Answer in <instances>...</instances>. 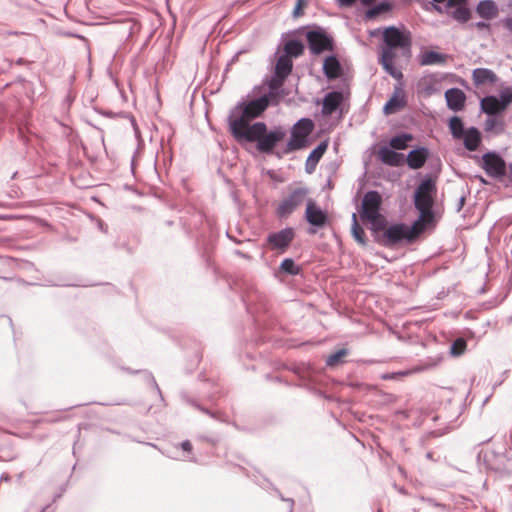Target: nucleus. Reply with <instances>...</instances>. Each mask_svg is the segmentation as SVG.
Returning a JSON list of instances; mask_svg holds the SVG:
<instances>
[{"label":"nucleus","instance_id":"nucleus-31","mask_svg":"<svg viewBox=\"0 0 512 512\" xmlns=\"http://www.w3.org/2000/svg\"><path fill=\"white\" fill-rule=\"evenodd\" d=\"M455 8L456 9L451 13L455 20L465 23L470 19V11L465 5Z\"/></svg>","mask_w":512,"mask_h":512},{"label":"nucleus","instance_id":"nucleus-9","mask_svg":"<svg viewBox=\"0 0 512 512\" xmlns=\"http://www.w3.org/2000/svg\"><path fill=\"white\" fill-rule=\"evenodd\" d=\"M308 190L303 187L292 189L287 196L278 202L276 215L279 218L290 216L305 200Z\"/></svg>","mask_w":512,"mask_h":512},{"label":"nucleus","instance_id":"nucleus-21","mask_svg":"<svg viewBox=\"0 0 512 512\" xmlns=\"http://www.w3.org/2000/svg\"><path fill=\"white\" fill-rule=\"evenodd\" d=\"M323 71L328 79L338 78L342 72L338 59L335 56L327 57L324 60Z\"/></svg>","mask_w":512,"mask_h":512},{"label":"nucleus","instance_id":"nucleus-5","mask_svg":"<svg viewBox=\"0 0 512 512\" xmlns=\"http://www.w3.org/2000/svg\"><path fill=\"white\" fill-rule=\"evenodd\" d=\"M424 229L425 226L417 220L414 222L412 227L403 223L394 224L383 229L384 233L379 242L387 247H392L403 240L412 242L423 232Z\"/></svg>","mask_w":512,"mask_h":512},{"label":"nucleus","instance_id":"nucleus-26","mask_svg":"<svg viewBox=\"0 0 512 512\" xmlns=\"http://www.w3.org/2000/svg\"><path fill=\"white\" fill-rule=\"evenodd\" d=\"M285 54L283 56L298 57L302 55L304 51V46L300 41L297 40H289L284 45Z\"/></svg>","mask_w":512,"mask_h":512},{"label":"nucleus","instance_id":"nucleus-14","mask_svg":"<svg viewBox=\"0 0 512 512\" xmlns=\"http://www.w3.org/2000/svg\"><path fill=\"white\" fill-rule=\"evenodd\" d=\"M305 219L313 226L323 227L327 223L328 216L315 201L310 199L306 204Z\"/></svg>","mask_w":512,"mask_h":512},{"label":"nucleus","instance_id":"nucleus-30","mask_svg":"<svg viewBox=\"0 0 512 512\" xmlns=\"http://www.w3.org/2000/svg\"><path fill=\"white\" fill-rule=\"evenodd\" d=\"M392 9V5L389 2H381L380 4L367 10L366 17L373 19L382 13H386Z\"/></svg>","mask_w":512,"mask_h":512},{"label":"nucleus","instance_id":"nucleus-40","mask_svg":"<svg viewBox=\"0 0 512 512\" xmlns=\"http://www.w3.org/2000/svg\"><path fill=\"white\" fill-rule=\"evenodd\" d=\"M504 26L512 32V18L505 19Z\"/></svg>","mask_w":512,"mask_h":512},{"label":"nucleus","instance_id":"nucleus-23","mask_svg":"<svg viewBox=\"0 0 512 512\" xmlns=\"http://www.w3.org/2000/svg\"><path fill=\"white\" fill-rule=\"evenodd\" d=\"M293 68L292 59L288 56L281 55L275 65V74L279 75L280 78H287Z\"/></svg>","mask_w":512,"mask_h":512},{"label":"nucleus","instance_id":"nucleus-27","mask_svg":"<svg viewBox=\"0 0 512 512\" xmlns=\"http://www.w3.org/2000/svg\"><path fill=\"white\" fill-rule=\"evenodd\" d=\"M352 220H353L352 229H351L352 235H353L354 239L360 245L365 246L367 243L366 234H365L364 229L358 223L356 214H353Z\"/></svg>","mask_w":512,"mask_h":512},{"label":"nucleus","instance_id":"nucleus-32","mask_svg":"<svg viewBox=\"0 0 512 512\" xmlns=\"http://www.w3.org/2000/svg\"><path fill=\"white\" fill-rule=\"evenodd\" d=\"M347 353L348 352L346 349L338 350L337 352L328 356L326 364L330 367L338 365L342 361V359L347 355Z\"/></svg>","mask_w":512,"mask_h":512},{"label":"nucleus","instance_id":"nucleus-1","mask_svg":"<svg viewBox=\"0 0 512 512\" xmlns=\"http://www.w3.org/2000/svg\"><path fill=\"white\" fill-rule=\"evenodd\" d=\"M384 42L381 48L380 63L384 70L396 80L403 78L401 70L395 67L397 50L409 53L412 45L411 33L408 30H400L395 26H389L382 32Z\"/></svg>","mask_w":512,"mask_h":512},{"label":"nucleus","instance_id":"nucleus-22","mask_svg":"<svg viewBox=\"0 0 512 512\" xmlns=\"http://www.w3.org/2000/svg\"><path fill=\"white\" fill-rule=\"evenodd\" d=\"M473 81L476 85H483L486 83H494L497 81L496 74L486 68H478L473 71Z\"/></svg>","mask_w":512,"mask_h":512},{"label":"nucleus","instance_id":"nucleus-45","mask_svg":"<svg viewBox=\"0 0 512 512\" xmlns=\"http://www.w3.org/2000/svg\"><path fill=\"white\" fill-rule=\"evenodd\" d=\"M400 374H401V375H403V376H405V375H408V374H409V372H401Z\"/></svg>","mask_w":512,"mask_h":512},{"label":"nucleus","instance_id":"nucleus-36","mask_svg":"<svg viewBox=\"0 0 512 512\" xmlns=\"http://www.w3.org/2000/svg\"><path fill=\"white\" fill-rule=\"evenodd\" d=\"M502 101L505 108L509 103H512V89H507L501 94Z\"/></svg>","mask_w":512,"mask_h":512},{"label":"nucleus","instance_id":"nucleus-43","mask_svg":"<svg viewBox=\"0 0 512 512\" xmlns=\"http://www.w3.org/2000/svg\"><path fill=\"white\" fill-rule=\"evenodd\" d=\"M435 10L438 11L439 13H442V8L439 6H435Z\"/></svg>","mask_w":512,"mask_h":512},{"label":"nucleus","instance_id":"nucleus-15","mask_svg":"<svg viewBox=\"0 0 512 512\" xmlns=\"http://www.w3.org/2000/svg\"><path fill=\"white\" fill-rule=\"evenodd\" d=\"M447 106L450 110L458 112L465 107L466 95L459 88H451L445 92Z\"/></svg>","mask_w":512,"mask_h":512},{"label":"nucleus","instance_id":"nucleus-41","mask_svg":"<svg viewBox=\"0 0 512 512\" xmlns=\"http://www.w3.org/2000/svg\"><path fill=\"white\" fill-rule=\"evenodd\" d=\"M476 27L478 29H484V28H488L489 25L487 23H485V22H478V23H476Z\"/></svg>","mask_w":512,"mask_h":512},{"label":"nucleus","instance_id":"nucleus-10","mask_svg":"<svg viewBox=\"0 0 512 512\" xmlns=\"http://www.w3.org/2000/svg\"><path fill=\"white\" fill-rule=\"evenodd\" d=\"M307 41L313 54H320L324 51H331L333 49L332 40L323 32H308Z\"/></svg>","mask_w":512,"mask_h":512},{"label":"nucleus","instance_id":"nucleus-17","mask_svg":"<svg viewBox=\"0 0 512 512\" xmlns=\"http://www.w3.org/2000/svg\"><path fill=\"white\" fill-rule=\"evenodd\" d=\"M379 159L386 165L398 167L404 164V156L388 147H382L378 151Z\"/></svg>","mask_w":512,"mask_h":512},{"label":"nucleus","instance_id":"nucleus-33","mask_svg":"<svg viewBox=\"0 0 512 512\" xmlns=\"http://www.w3.org/2000/svg\"><path fill=\"white\" fill-rule=\"evenodd\" d=\"M280 268L283 272L291 275H297L299 273V267L296 266L294 261L290 258H286L282 261Z\"/></svg>","mask_w":512,"mask_h":512},{"label":"nucleus","instance_id":"nucleus-25","mask_svg":"<svg viewBox=\"0 0 512 512\" xmlns=\"http://www.w3.org/2000/svg\"><path fill=\"white\" fill-rule=\"evenodd\" d=\"M445 61L446 55L434 51H426L421 55L420 58L421 65L442 64Z\"/></svg>","mask_w":512,"mask_h":512},{"label":"nucleus","instance_id":"nucleus-12","mask_svg":"<svg viewBox=\"0 0 512 512\" xmlns=\"http://www.w3.org/2000/svg\"><path fill=\"white\" fill-rule=\"evenodd\" d=\"M294 231L292 228H285L279 232L272 233L268 236L267 242L272 250L285 251L294 239Z\"/></svg>","mask_w":512,"mask_h":512},{"label":"nucleus","instance_id":"nucleus-39","mask_svg":"<svg viewBox=\"0 0 512 512\" xmlns=\"http://www.w3.org/2000/svg\"><path fill=\"white\" fill-rule=\"evenodd\" d=\"M181 446H182L183 450H185V451L192 450V444L189 441H184Z\"/></svg>","mask_w":512,"mask_h":512},{"label":"nucleus","instance_id":"nucleus-4","mask_svg":"<svg viewBox=\"0 0 512 512\" xmlns=\"http://www.w3.org/2000/svg\"><path fill=\"white\" fill-rule=\"evenodd\" d=\"M382 197L377 191L367 192L362 200L360 217L372 224L374 231H381L387 226L386 218L380 213Z\"/></svg>","mask_w":512,"mask_h":512},{"label":"nucleus","instance_id":"nucleus-11","mask_svg":"<svg viewBox=\"0 0 512 512\" xmlns=\"http://www.w3.org/2000/svg\"><path fill=\"white\" fill-rule=\"evenodd\" d=\"M483 169L489 176L501 177L505 175L506 164L505 161L495 153H486L482 157Z\"/></svg>","mask_w":512,"mask_h":512},{"label":"nucleus","instance_id":"nucleus-8","mask_svg":"<svg viewBox=\"0 0 512 512\" xmlns=\"http://www.w3.org/2000/svg\"><path fill=\"white\" fill-rule=\"evenodd\" d=\"M314 129V123L309 118H302L291 129V138L287 143L286 152L303 149L308 144V136Z\"/></svg>","mask_w":512,"mask_h":512},{"label":"nucleus","instance_id":"nucleus-37","mask_svg":"<svg viewBox=\"0 0 512 512\" xmlns=\"http://www.w3.org/2000/svg\"><path fill=\"white\" fill-rule=\"evenodd\" d=\"M447 8L460 7L466 4V0H446Z\"/></svg>","mask_w":512,"mask_h":512},{"label":"nucleus","instance_id":"nucleus-16","mask_svg":"<svg viewBox=\"0 0 512 512\" xmlns=\"http://www.w3.org/2000/svg\"><path fill=\"white\" fill-rule=\"evenodd\" d=\"M343 100L342 92L333 91L327 93L322 102V114L324 116L332 115L340 107Z\"/></svg>","mask_w":512,"mask_h":512},{"label":"nucleus","instance_id":"nucleus-38","mask_svg":"<svg viewBox=\"0 0 512 512\" xmlns=\"http://www.w3.org/2000/svg\"><path fill=\"white\" fill-rule=\"evenodd\" d=\"M357 0H338V3L342 7H351L356 3Z\"/></svg>","mask_w":512,"mask_h":512},{"label":"nucleus","instance_id":"nucleus-24","mask_svg":"<svg viewBox=\"0 0 512 512\" xmlns=\"http://www.w3.org/2000/svg\"><path fill=\"white\" fill-rule=\"evenodd\" d=\"M477 13L485 19H492L497 13L495 3L489 0L480 2L477 6Z\"/></svg>","mask_w":512,"mask_h":512},{"label":"nucleus","instance_id":"nucleus-34","mask_svg":"<svg viewBox=\"0 0 512 512\" xmlns=\"http://www.w3.org/2000/svg\"><path fill=\"white\" fill-rule=\"evenodd\" d=\"M465 349H466V342L462 338H458L457 340H455L451 347V351L454 355L462 354L465 351Z\"/></svg>","mask_w":512,"mask_h":512},{"label":"nucleus","instance_id":"nucleus-3","mask_svg":"<svg viewBox=\"0 0 512 512\" xmlns=\"http://www.w3.org/2000/svg\"><path fill=\"white\" fill-rule=\"evenodd\" d=\"M270 99L268 96H262L258 99L248 102L238 118L230 119V130L232 135L238 136L239 134L249 130L251 125L249 122L260 116L269 106Z\"/></svg>","mask_w":512,"mask_h":512},{"label":"nucleus","instance_id":"nucleus-20","mask_svg":"<svg viewBox=\"0 0 512 512\" xmlns=\"http://www.w3.org/2000/svg\"><path fill=\"white\" fill-rule=\"evenodd\" d=\"M328 148V143L326 141L321 142L315 149L312 150V152L309 154L307 161H306V171L308 173H312L326 152Z\"/></svg>","mask_w":512,"mask_h":512},{"label":"nucleus","instance_id":"nucleus-18","mask_svg":"<svg viewBox=\"0 0 512 512\" xmlns=\"http://www.w3.org/2000/svg\"><path fill=\"white\" fill-rule=\"evenodd\" d=\"M481 109L488 115H495L504 111L506 108L502 98L499 100L495 96H487L481 100Z\"/></svg>","mask_w":512,"mask_h":512},{"label":"nucleus","instance_id":"nucleus-13","mask_svg":"<svg viewBox=\"0 0 512 512\" xmlns=\"http://www.w3.org/2000/svg\"><path fill=\"white\" fill-rule=\"evenodd\" d=\"M407 105L406 93L401 86L394 88L393 94L383 108L385 115L395 114Z\"/></svg>","mask_w":512,"mask_h":512},{"label":"nucleus","instance_id":"nucleus-29","mask_svg":"<svg viewBox=\"0 0 512 512\" xmlns=\"http://www.w3.org/2000/svg\"><path fill=\"white\" fill-rule=\"evenodd\" d=\"M286 78H280L279 75L275 74L274 77L271 78V80L268 83L270 92L267 95L269 99H275L279 96L278 90L283 86Z\"/></svg>","mask_w":512,"mask_h":512},{"label":"nucleus","instance_id":"nucleus-42","mask_svg":"<svg viewBox=\"0 0 512 512\" xmlns=\"http://www.w3.org/2000/svg\"><path fill=\"white\" fill-rule=\"evenodd\" d=\"M376 0H361V3L365 6H369L374 3Z\"/></svg>","mask_w":512,"mask_h":512},{"label":"nucleus","instance_id":"nucleus-44","mask_svg":"<svg viewBox=\"0 0 512 512\" xmlns=\"http://www.w3.org/2000/svg\"><path fill=\"white\" fill-rule=\"evenodd\" d=\"M434 2H437V3H443L445 2L446 0H433Z\"/></svg>","mask_w":512,"mask_h":512},{"label":"nucleus","instance_id":"nucleus-6","mask_svg":"<svg viewBox=\"0 0 512 512\" xmlns=\"http://www.w3.org/2000/svg\"><path fill=\"white\" fill-rule=\"evenodd\" d=\"M435 191L434 182L431 179H426L418 186L415 192L414 203L420 212V217L417 221L424 226L433 220L432 206Z\"/></svg>","mask_w":512,"mask_h":512},{"label":"nucleus","instance_id":"nucleus-2","mask_svg":"<svg viewBox=\"0 0 512 512\" xmlns=\"http://www.w3.org/2000/svg\"><path fill=\"white\" fill-rule=\"evenodd\" d=\"M286 136L285 131L282 128H276L270 132H267V126L263 122H257L251 125V128L238 136H235L237 140H247L249 142H256L257 149L266 154L273 152L277 143L282 141Z\"/></svg>","mask_w":512,"mask_h":512},{"label":"nucleus","instance_id":"nucleus-19","mask_svg":"<svg viewBox=\"0 0 512 512\" xmlns=\"http://www.w3.org/2000/svg\"><path fill=\"white\" fill-rule=\"evenodd\" d=\"M428 157V151L425 148L415 149L409 152L406 162L411 169H420L424 166Z\"/></svg>","mask_w":512,"mask_h":512},{"label":"nucleus","instance_id":"nucleus-28","mask_svg":"<svg viewBox=\"0 0 512 512\" xmlns=\"http://www.w3.org/2000/svg\"><path fill=\"white\" fill-rule=\"evenodd\" d=\"M411 134H402L391 138L389 145L392 149L403 150L408 147V143L412 141Z\"/></svg>","mask_w":512,"mask_h":512},{"label":"nucleus","instance_id":"nucleus-7","mask_svg":"<svg viewBox=\"0 0 512 512\" xmlns=\"http://www.w3.org/2000/svg\"><path fill=\"white\" fill-rule=\"evenodd\" d=\"M449 129L454 139L463 140L464 147L468 151H476L481 143V133L475 127L464 129L460 117L453 116L449 120Z\"/></svg>","mask_w":512,"mask_h":512},{"label":"nucleus","instance_id":"nucleus-35","mask_svg":"<svg viewBox=\"0 0 512 512\" xmlns=\"http://www.w3.org/2000/svg\"><path fill=\"white\" fill-rule=\"evenodd\" d=\"M306 5V0H297L296 6L293 11L295 17H300L303 14V8Z\"/></svg>","mask_w":512,"mask_h":512}]
</instances>
